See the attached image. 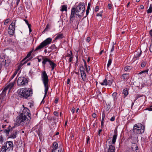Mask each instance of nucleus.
Segmentation results:
<instances>
[{"label": "nucleus", "mask_w": 152, "mask_h": 152, "mask_svg": "<svg viewBox=\"0 0 152 152\" xmlns=\"http://www.w3.org/2000/svg\"><path fill=\"white\" fill-rule=\"evenodd\" d=\"M85 5L83 2H80L77 6L75 5L71 9L70 16V23H73L75 26L77 25V26L81 17L83 16V12H85Z\"/></svg>", "instance_id": "nucleus-1"}, {"label": "nucleus", "mask_w": 152, "mask_h": 152, "mask_svg": "<svg viewBox=\"0 0 152 152\" xmlns=\"http://www.w3.org/2000/svg\"><path fill=\"white\" fill-rule=\"evenodd\" d=\"M41 78L45 88V94L44 96L43 99L41 102V103H44L45 101L44 100V99L46 97V95L47 94L49 88L48 84V83L49 82L48 77L45 71H44L42 72L41 74Z\"/></svg>", "instance_id": "nucleus-2"}, {"label": "nucleus", "mask_w": 152, "mask_h": 152, "mask_svg": "<svg viewBox=\"0 0 152 152\" xmlns=\"http://www.w3.org/2000/svg\"><path fill=\"white\" fill-rule=\"evenodd\" d=\"M29 119L27 117H25L23 115L20 114L17 117L16 122L14 124L13 128L17 127L20 125L22 126H24L25 124H26L28 123Z\"/></svg>", "instance_id": "nucleus-3"}, {"label": "nucleus", "mask_w": 152, "mask_h": 152, "mask_svg": "<svg viewBox=\"0 0 152 152\" xmlns=\"http://www.w3.org/2000/svg\"><path fill=\"white\" fill-rule=\"evenodd\" d=\"M18 93L20 96H22L24 98L27 99L32 96V91L30 89L27 88H24L18 89Z\"/></svg>", "instance_id": "nucleus-4"}, {"label": "nucleus", "mask_w": 152, "mask_h": 152, "mask_svg": "<svg viewBox=\"0 0 152 152\" xmlns=\"http://www.w3.org/2000/svg\"><path fill=\"white\" fill-rule=\"evenodd\" d=\"M145 126L141 124H135L134 126L133 131L134 133L140 134L143 133L145 130Z\"/></svg>", "instance_id": "nucleus-5"}, {"label": "nucleus", "mask_w": 152, "mask_h": 152, "mask_svg": "<svg viewBox=\"0 0 152 152\" xmlns=\"http://www.w3.org/2000/svg\"><path fill=\"white\" fill-rule=\"evenodd\" d=\"M52 40V39L50 38H47L46 39L42 42L40 45L37 46L34 51H36L41 49L42 48L50 44Z\"/></svg>", "instance_id": "nucleus-6"}, {"label": "nucleus", "mask_w": 152, "mask_h": 152, "mask_svg": "<svg viewBox=\"0 0 152 152\" xmlns=\"http://www.w3.org/2000/svg\"><path fill=\"white\" fill-rule=\"evenodd\" d=\"M52 40V39L50 38H47L46 39L42 42L40 45L37 46L34 51H36L41 49L42 48L50 44Z\"/></svg>", "instance_id": "nucleus-7"}, {"label": "nucleus", "mask_w": 152, "mask_h": 152, "mask_svg": "<svg viewBox=\"0 0 152 152\" xmlns=\"http://www.w3.org/2000/svg\"><path fill=\"white\" fill-rule=\"evenodd\" d=\"M16 20H13L11 24L9 25L8 29V34L12 36H13L15 33V27Z\"/></svg>", "instance_id": "nucleus-8"}, {"label": "nucleus", "mask_w": 152, "mask_h": 152, "mask_svg": "<svg viewBox=\"0 0 152 152\" xmlns=\"http://www.w3.org/2000/svg\"><path fill=\"white\" fill-rule=\"evenodd\" d=\"M4 56L2 58L0 57V67L1 68L2 65H4L5 67H7L10 65L11 61L9 59H4Z\"/></svg>", "instance_id": "nucleus-9"}, {"label": "nucleus", "mask_w": 152, "mask_h": 152, "mask_svg": "<svg viewBox=\"0 0 152 152\" xmlns=\"http://www.w3.org/2000/svg\"><path fill=\"white\" fill-rule=\"evenodd\" d=\"M28 83L27 79L23 77H21L18 78L17 82L18 86H21L27 85Z\"/></svg>", "instance_id": "nucleus-10"}, {"label": "nucleus", "mask_w": 152, "mask_h": 152, "mask_svg": "<svg viewBox=\"0 0 152 152\" xmlns=\"http://www.w3.org/2000/svg\"><path fill=\"white\" fill-rule=\"evenodd\" d=\"M22 115H23L24 116L26 117V116H28L29 118V119H30L31 118L30 117L31 115L29 110L26 107H25L23 109L22 113L20 114Z\"/></svg>", "instance_id": "nucleus-11"}, {"label": "nucleus", "mask_w": 152, "mask_h": 152, "mask_svg": "<svg viewBox=\"0 0 152 152\" xmlns=\"http://www.w3.org/2000/svg\"><path fill=\"white\" fill-rule=\"evenodd\" d=\"M114 133V135L113 136L112 140V143L113 144H115L118 135L117 130V129H115Z\"/></svg>", "instance_id": "nucleus-12"}, {"label": "nucleus", "mask_w": 152, "mask_h": 152, "mask_svg": "<svg viewBox=\"0 0 152 152\" xmlns=\"http://www.w3.org/2000/svg\"><path fill=\"white\" fill-rule=\"evenodd\" d=\"M131 148L133 152H139V150L138 149V146L136 144H133L132 145Z\"/></svg>", "instance_id": "nucleus-13"}, {"label": "nucleus", "mask_w": 152, "mask_h": 152, "mask_svg": "<svg viewBox=\"0 0 152 152\" xmlns=\"http://www.w3.org/2000/svg\"><path fill=\"white\" fill-rule=\"evenodd\" d=\"M52 148L53 149L52 150V151H55L56 150H57L58 148H59V147H58V144L57 142H54L53 143Z\"/></svg>", "instance_id": "nucleus-14"}, {"label": "nucleus", "mask_w": 152, "mask_h": 152, "mask_svg": "<svg viewBox=\"0 0 152 152\" xmlns=\"http://www.w3.org/2000/svg\"><path fill=\"white\" fill-rule=\"evenodd\" d=\"M7 143H8L9 146L7 148V149H9V150H12L13 148V144L12 142L11 141H7L6 145H7Z\"/></svg>", "instance_id": "nucleus-15"}, {"label": "nucleus", "mask_w": 152, "mask_h": 152, "mask_svg": "<svg viewBox=\"0 0 152 152\" xmlns=\"http://www.w3.org/2000/svg\"><path fill=\"white\" fill-rule=\"evenodd\" d=\"M115 146L110 145L107 150V152H115Z\"/></svg>", "instance_id": "nucleus-16"}, {"label": "nucleus", "mask_w": 152, "mask_h": 152, "mask_svg": "<svg viewBox=\"0 0 152 152\" xmlns=\"http://www.w3.org/2000/svg\"><path fill=\"white\" fill-rule=\"evenodd\" d=\"M122 79L123 80L126 81L129 78V74H124L121 76Z\"/></svg>", "instance_id": "nucleus-17"}, {"label": "nucleus", "mask_w": 152, "mask_h": 152, "mask_svg": "<svg viewBox=\"0 0 152 152\" xmlns=\"http://www.w3.org/2000/svg\"><path fill=\"white\" fill-rule=\"evenodd\" d=\"M147 64V60L146 59H144L141 62V66L142 67H144Z\"/></svg>", "instance_id": "nucleus-18"}, {"label": "nucleus", "mask_w": 152, "mask_h": 152, "mask_svg": "<svg viewBox=\"0 0 152 152\" xmlns=\"http://www.w3.org/2000/svg\"><path fill=\"white\" fill-rule=\"evenodd\" d=\"M56 36L55 38V40H57L59 39H61L63 38L64 36H63V34L62 33L59 34H56Z\"/></svg>", "instance_id": "nucleus-19"}, {"label": "nucleus", "mask_w": 152, "mask_h": 152, "mask_svg": "<svg viewBox=\"0 0 152 152\" xmlns=\"http://www.w3.org/2000/svg\"><path fill=\"white\" fill-rule=\"evenodd\" d=\"M49 63V64L52 68V70H53L54 69L55 67L56 66V64L54 63L51 60L50 61Z\"/></svg>", "instance_id": "nucleus-20"}, {"label": "nucleus", "mask_w": 152, "mask_h": 152, "mask_svg": "<svg viewBox=\"0 0 152 152\" xmlns=\"http://www.w3.org/2000/svg\"><path fill=\"white\" fill-rule=\"evenodd\" d=\"M43 61L42 62V65L44 67H45V65L47 62H50V60L48 58H43Z\"/></svg>", "instance_id": "nucleus-21"}, {"label": "nucleus", "mask_w": 152, "mask_h": 152, "mask_svg": "<svg viewBox=\"0 0 152 152\" xmlns=\"http://www.w3.org/2000/svg\"><path fill=\"white\" fill-rule=\"evenodd\" d=\"M17 132L15 131V132H14L12 134L10 135L9 138L15 139L17 137Z\"/></svg>", "instance_id": "nucleus-22"}, {"label": "nucleus", "mask_w": 152, "mask_h": 152, "mask_svg": "<svg viewBox=\"0 0 152 152\" xmlns=\"http://www.w3.org/2000/svg\"><path fill=\"white\" fill-rule=\"evenodd\" d=\"M81 76L83 81H86V80L87 76L85 72L81 73Z\"/></svg>", "instance_id": "nucleus-23"}, {"label": "nucleus", "mask_w": 152, "mask_h": 152, "mask_svg": "<svg viewBox=\"0 0 152 152\" xmlns=\"http://www.w3.org/2000/svg\"><path fill=\"white\" fill-rule=\"evenodd\" d=\"M16 80H15L12 82V83H10L8 85H7V87L8 88H9L10 89L12 88L14 86V84L15 83Z\"/></svg>", "instance_id": "nucleus-24"}, {"label": "nucleus", "mask_w": 152, "mask_h": 152, "mask_svg": "<svg viewBox=\"0 0 152 152\" xmlns=\"http://www.w3.org/2000/svg\"><path fill=\"white\" fill-rule=\"evenodd\" d=\"M100 83L102 85L107 86L108 84L107 77H106L102 82Z\"/></svg>", "instance_id": "nucleus-25"}, {"label": "nucleus", "mask_w": 152, "mask_h": 152, "mask_svg": "<svg viewBox=\"0 0 152 152\" xmlns=\"http://www.w3.org/2000/svg\"><path fill=\"white\" fill-rule=\"evenodd\" d=\"M51 152H64L62 148V146H59V148L55 151H51Z\"/></svg>", "instance_id": "nucleus-26"}, {"label": "nucleus", "mask_w": 152, "mask_h": 152, "mask_svg": "<svg viewBox=\"0 0 152 152\" xmlns=\"http://www.w3.org/2000/svg\"><path fill=\"white\" fill-rule=\"evenodd\" d=\"M123 93L125 96H127L128 94V91L127 89L126 88L123 90Z\"/></svg>", "instance_id": "nucleus-27"}, {"label": "nucleus", "mask_w": 152, "mask_h": 152, "mask_svg": "<svg viewBox=\"0 0 152 152\" xmlns=\"http://www.w3.org/2000/svg\"><path fill=\"white\" fill-rule=\"evenodd\" d=\"M33 50H32L30 51L27 54L26 57L24 58L22 60V61H24L26 58L29 57L31 55L32 52L33 51Z\"/></svg>", "instance_id": "nucleus-28"}, {"label": "nucleus", "mask_w": 152, "mask_h": 152, "mask_svg": "<svg viewBox=\"0 0 152 152\" xmlns=\"http://www.w3.org/2000/svg\"><path fill=\"white\" fill-rule=\"evenodd\" d=\"M117 94L116 92H114L112 94V96L113 99L114 101H115L117 99Z\"/></svg>", "instance_id": "nucleus-29"}, {"label": "nucleus", "mask_w": 152, "mask_h": 152, "mask_svg": "<svg viewBox=\"0 0 152 152\" xmlns=\"http://www.w3.org/2000/svg\"><path fill=\"white\" fill-rule=\"evenodd\" d=\"M147 12L149 14L152 12V5L150 4L149 8L147 10Z\"/></svg>", "instance_id": "nucleus-30"}, {"label": "nucleus", "mask_w": 152, "mask_h": 152, "mask_svg": "<svg viewBox=\"0 0 152 152\" xmlns=\"http://www.w3.org/2000/svg\"><path fill=\"white\" fill-rule=\"evenodd\" d=\"M142 53V51L141 50L140 53L135 55L134 57V58L139 59L140 57V56Z\"/></svg>", "instance_id": "nucleus-31"}, {"label": "nucleus", "mask_w": 152, "mask_h": 152, "mask_svg": "<svg viewBox=\"0 0 152 152\" xmlns=\"http://www.w3.org/2000/svg\"><path fill=\"white\" fill-rule=\"evenodd\" d=\"M61 10L63 12L64 11H66L67 10V7L65 5H63L62 6V8Z\"/></svg>", "instance_id": "nucleus-32"}, {"label": "nucleus", "mask_w": 152, "mask_h": 152, "mask_svg": "<svg viewBox=\"0 0 152 152\" xmlns=\"http://www.w3.org/2000/svg\"><path fill=\"white\" fill-rule=\"evenodd\" d=\"M80 70L81 73L85 72V69L83 65L80 66Z\"/></svg>", "instance_id": "nucleus-33"}, {"label": "nucleus", "mask_w": 152, "mask_h": 152, "mask_svg": "<svg viewBox=\"0 0 152 152\" xmlns=\"http://www.w3.org/2000/svg\"><path fill=\"white\" fill-rule=\"evenodd\" d=\"M131 69V67L129 66H126L124 68V70L125 71H127L130 70Z\"/></svg>", "instance_id": "nucleus-34"}, {"label": "nucleus", "mask_w": 152, "mask_h": 152, "mask_svg": "<svg viewBox=\"0 0 152 152\" xmlns=\"http://www.w3.org/2000/svg\"><path fill=\"white\" fill-rule=\"evenodd\" d=\"M56 48V46L55 45H53L51 46L49 48V49H50L52 50H54Z\"/></svg>", "instance_id": "nucleus-35"}, {"label": "nucleus", "mask_w": 152, "mask_h": 152, "mask_svg": "<svg viewBox=\"0 0 152 152\" xmlns=\"http://www.w3.org/2000/svg\"><path fill=\"white\" fill-rule=\"evenodd\" d=\"M49 23H48L47 25L45 28V29L42 32L43 33H44V32L45 31H48V29L49 28Z\"/></svg>", "instance_id": "nucleus-36"}, {"label": "nucleus", "mask_w": 152, "mask_h": 152, "mask_svg": "<svg viewBox=\"0 0 152 152\" xmlns=\"http://www.w3.org/2000/svg\"><path fill=\"white\" fill-rule=\"evenodd\" d=\"M112 61V59L111 58H110L109 59L108 64H107V67H109L110 65L111 64Z\"/></svg>", "instance_id": "nucleus-37"}, {"label": "nucleus", "mask_w": 152, "mask_h": 152, "mask_svg": "<svg viewBox=\"0 0 152 152\" xmlns=\"http://www.w3.org/2000/svg\"><path fill=\"white\" fill-rule=\"evenodd\" d=\"M17 71H16L13 74V75L10 78L12 79H13L14 77L16 76L17 74Z\"/></svg>", "instance_id": "nucleus-38"}, {"label": "nucleus", "mask_w": 152, "mask_h": 152, "mask_svg": "<svg viewBox=\"0 0 152 152\" xmlns=\"http://www.w3.org/2000/svg\"><path fill=\"white\" fill-rule=\"evenodd\" d=\"M70 54H68L67 56V57H69V58L72 57V53L71 51H70Z\"/></svg>", "instance_id": "nucleus-39"}, {"label": "nucleus", "mask_w": 152, "mask_h": 152, "mask_svg": "<svg viewBox=\"0 0 152 152\" xmlns=\"http://www.w3.org/2000/svg\"><path fill=\"white\" fill-rule=\"evenodd\" d=\"M18 10H20V12H18V13H20V12H21V11H22L23 10V7L22 6H20L18 8Z\"/></svg>", "instance_id": "nucleus-40"}, {"label": "nucleus", "mask_w": 152, "mask_h": 152, "mask_svg": "<svg viewBox=\"0 0 152 152\" xmlns=\"http://www.w3.org/2000/svg\"><path fill=\"white\" fill-rule=\"evenodd\" d=\"M4 131L7 134H8L10 131V129H6L4 130Z\"/></svg>", "instance_id": "nucleus-41"}, {"label": "nucleus", "mask_w": 152, "mask_h": 152, "mask_svg": "<svg viewBox=\"0 0 152 152\" xmlns=\"http://www.w3.org/2000/svg\"><path fill=\"white\" fill-rule=\"evenodd\" d=\"M113 82L112 80H107V83L109 85H111L112 82Z\"/></svg>", "instance_id": "nucleus-42"}, {"label": "nucleus", "mask_w": 152, "mask_h": 152, "mask_svg": "<svg viewBox=\"0 0 152 152\" xmlns=\"http://www.w3.org/2000/svg\"><path fill=\"white\" fill-rule=\"evenodd\" d=\"M148 71V69H147L146 70H145L144 71H142L141 72H140L139 73V74H141L144 73H147Z\"/></svg>", "instance_id": "nucleus-43"}, {"label": "nucleus", "mask_w": 152, "mask_h": 152, "mask_svg": "<svg viewBox=\"0 0 152 152\" xmlns=\"http://www.w3.org/2000/svg\"><path fill=\"white\" fill-rule=\"evenodd\" d=\"M143 96V95H141L140 94H137V95H136V100L137 99H138L139 98H140V97H142V96Z\"/></svg>", "instance_id": "nucleus-44"}, {"label": "nucleus", "mask_w": 152, "mask_h": 152, "mask_svg": "<svg viewBox=\"0 0 152 152\" xmlns=\"http://www.w3.org/2000/svg\"><path fill=\"white\" fill-rule=\"evenodd\" d=\"M86 71L88 72V73L90 71V67L89 66H88L86 68Z\"/></svg>", "instance_id": "nucleus-45"}, {"label": "nucleus", "mask_w": 152, "mask_h": 152, "mask_svg": "<svg viewBox=\"0 0 152 152\" xmlns=\"http://www.w3.org/2000/svg\"><path fill=\"white\" fill-rule=\"evenodd\" d=\"M103 13V11H101L100 12L97 13L96 15L97 16H100L102 17V13Z\"/></svg>", "instance_id": "nucleus-46"}, {"label": "nucleus", "mask_w": 152, "mask_h": 152, "mask_svg": "<svg viewBox=\"0 0 152 152\" xmlns=\"http://www.w3.org/2000/svg\"><path fill=\"white\" fill-rule=\"evenodd\" d=\"M26 63V62L25 61V62H24V63H23V64H20L19 65L18 67V70H19L21 68L22 65L23 64H24Z\"/></svg>", "instance_id": "nucleus-47"}, {"label": "nucleus", "mask_w": 152, "mask_h": 152, "mask_svg": "<svg viewBox=\"0 0 152 152\" xmlns=\"http://www.w3.org/2000/svg\"><path fill=\"white\" fill-rule=\"evenodd\" d=\"M145 110H148L149 111H152V106L148 108Z\"/></svg>", "instance_id": "nucleus-48"}, {"label": "nucleus", "mask_w": 152, "mask_h": 152, "mask_svg": "<svg viewBox=\"0 0 152 152\" xmlns=\"http://www.w3.org/2000/svg\"><path fill=\"white\" fill-rule=\"evenodd\" d=\"M149 50L152 53V43L150 44Z\"/></svg>", "instance_id": "nucleus-49"}, {"label": "nucleus", "mask_w": 152, "mask_h": 152, "mask_svg": "<svg viewBox=\"0 0 152 152\" xmlns=\"http://www.w3.org/2000/svg\"><path fill=\"white\" fill-rule=\"evenodd\" d=\"M99 6H96L95 8V11L96 12H97L99 10Z\"/></svg>", "instance_id": "nucleus-50"}, {"label": "nucleus", "mask_w": 152, "mask_h": 152, "mask_svg": "<svg viewBox=\"0 0 152 152\" xmlns=\"http://www.w3.org/2000/svg\"><path fill=\"white\" fill-rule=\"evenodd\" d=\"M89 10L90 9L87 8V10H86V16L84 17H86L88 15L89 12Z\"/></svg>", "instance_id": "nucleus-51"}, {"label": "nucleus", "mask_w": 152, "mask_h": 152, "mask_svg": "<svg viewBox=\"0 0 152 152\" xmlns=\"http://www.w3.org/2000/svg\"><path fill=\"white\" fill-rule=\"evenodd\" d=\"M115 119V117L114 116H113L110 119V121H114Z\"/></svg>", "instance_id": "nucleus-52"}, {"label": "nucleus", "mask_w": 152, "mask_h": 152, "mask_svg": "<svg viewBox=\"0 0 152 152\" xmlns=\"http://www.w3.org/2000/svg\"><path fill=\"white\" fill-rule=\"evenodd\" d=\"M108 8L109 9H111L112 8V4H108Z\"/></svg>", "instance_id": "nucleus-53"}, {"label": "nucleus", "mask_w": 152, "mask_h": 152, "mask_svg": "<svg viewBox=\"0 0 152 152\" xmlns=\"http://www.w3.org/2000/svg\"><path fill=\"white\" fill-rule=\"evenodd\" d=\"M83 61L84 63V66L86 68V67H87L86 61L84 59H83Z\"/></svg>", "instance_id": "nucleus-54"}, {"label": "nucleus", "mask_w": 152, "mask_h": 152, "mask_svg": "<svg viewBox=\"0 0 152 152\" xmlns=\"http://www.w3.org/2000/svg\"><path fill=\"white\" fill-rule=\"evenodd\" d=\"M53 113L55 115L57 116H58V112H57L56 111H55Z\"/></svg>", "instance_id": "nucleus-55"}, {"label": "nucleus", "mask_w": 152, "mask_h": 152, "mask_svg": "<svg viewBox=\"0 0 152 152\" xmlns=\"http://www.w3.org/2000/svg\"><path fill=\"white\" fill-rule=\"evenodd\" d=\"M90 40H91V38L90 37H88L86 39V41L87 42H89L90 41Z\"/></svg>", "instance_id": "nucleus-56"}, {"label": "nucleus", "mask_w": 152, "mask_h": 152, "mask_svg": "<svg viewBox=\"0 0 152 152\" xmlns=\"http://www.w3.org/2000/svg\"><path fill=\"white\" fill-rule=\"evenodd\" d=\"M105 116V113L104 111H103L102 114V118H104Z\"/></svg>", "instance_id": "nucleus-57"}, {"label": "nucleus", "mask_w": 152, "mask_h": 152, "mask_svg": "<svg viewBox=\"0 0 152 152\" xmlns=\"http://www.w3.org/2000/svg\"><path fill=\"white\" fill-rule=\"evenodd\" d=\"M102 131V129H99L98 131V135L99 136H100V133Z\"/></svg>", "instance_id": "nucleus-58"}, {"label": "nucleus", "mask_w": 152, "mask_h": 152, "mask_svg": "<svg viewBox=\"0 0 152 152\" xmlns=\"http://www.w3.org/2000/svg\"><path fill=\"white\" fill-rule=\"evenodd\" d=\"M75 110V107H73L72 108V110H71V111H72V113H74Z\"/></svg>", "instance_id": "nucleus-59"}, {"label": "nucleus", "mask_w": 152, "mask_h": 152, "mask_svg": "<svg viewBox=\"0 0 152 152\" xmlns=\"http://www.w3.org/2000/svg\"><path fill=\"white\" fill-rule=\"evenodd\" d=\"M6 150H4V149L2 148L0 152H6Z\"/></svg>", "instance_id": "nucleus-60"}, {"label": "nucleus", "mask_w": 152, "mask_h": 152, "mask_svg": "<svg viewBox=\"0 0 152 152\" xmlns=\"http://www.w3.org/2000/svg\"><path fill=\"white\" fill-rule=\"evenodd\" d=\"M96 113H94L93 114H92V117L94 118H95L96 117Z\"/></svg>", "instance_id": "nucleus-61"}, {"label": "nucleus", "mask_w": 152, "mask_h": 152, "mask_svg": "<svg viewBox=\"0 0 152 152\" xmlns=\"http://www.w3.org/2000/svg\"><path fill=\"white\" fill-rule=\"evenodd\" d=\"M7 147V145H5L4 146H3L2 147V148L4 149V150H6V151L7 150V149H6Z\"/></svg>", "instance_id": "nucleus-62"}, {"label": "nucleus", "mask_w": 152, "mask_h": 152, "mask_svg": "<svg viewBox=\"0 0 152 152\" xmlns=\"http://www.w3.org/2000/svg\"><path fill=\"white\" fill-rule=\"evenodd\" d=\"M114 50V45H113L112 47V48H111V52H112Z\"/></svg>", "instance_id": "nucleus-63"}, {"label": "nucleus", "mask_w": 152, "mask_h": 152, "mask_svg": "<svg viewBox=\"0 0 152 152\" xmlns=\"http://www.w3.org/2000/svg\"><path fill=\"white\" fill-rule=\"evenodd\" d=\"M149 33L151 36H152V29L150 31Z\"/></svg>", "instance_id": "nucleus-64"}]
</instances>
